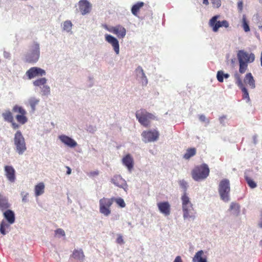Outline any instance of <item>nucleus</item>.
Returning <instances> with one entry per match:
<instances>
[{
  "label": "nucleus",
  "mask_w": 262,
  "mask_h": 262,
  "mask_svg": "<svg viewBox=\"0 0 262 262\" xmlns=\"http://www.w3.org/2000/svg\"><path fill=\"white\" fill-rule=\"evenodd\" d=\"M181 200L183 219L194 220L196 217V211L186 193L182 196Z\"/></svg>",
  "instance_id": "f257e3e1"
},
{
  "label": "nucleus",
  "mask_w": 262,
  "mask_h": 262,
  "mask_svg": "<svg viewBox=\"0 0 262 262\" xmlns=\"http://www.w3.org/2000/svg\"><path fill=\"white\" fill-rule=\"evenodd\" d=\"M40 55V45L38 42L34 41L25 54V60L27 62L35 63L38 61Z\"/></svg>",
  "instance_id": "f03ea898"
},
{
  "label": "nucleus",
  "mask_w": 262,
  "mask_h": 262,
  "mask_svg": "<svg viewBox=\"0 0 262 262\" xmlns=\"http://www.w3.org/2000/svg\"><path fill=\"white\" fill-rule=\"evenodd\" d=\"M210 170L207 164L203 163L195 166L191 171V177L196 182L205 180L209 176Z\"/></svg>",
  "instance_id": "7ed1b4c3"
},
{
  "label": "nucleus",
  "mask_w": 262,
  "mask_h": 262,
  "mask_svg": "<svg viewBox=\"0 0 262 262\" xmlns=\"http://www.w3.org/2000/svg\"><path fill=\"white\" fill-rule=\"evenodd\" d=\"M218 192L222 201L228 202L230 200V184L228 179H223L220 182Z\"/></svg>",
  "instance_id": "20e7f679"
},
{
  "label": "nucleus",
  "mask_w": 262,
  "mask_h": 262,
  "mask_svg": "<svg viewBox=\"0 0 262 262\" xmlns=\"http://www.w3.org/2000/svg\"><path fill=\"white\" fill-rule=\"evenodd\" d=\"M136 117L139 122L145 127L149 126L151 120H158L154 114L143 108L136 111Z\"/></svg>",
  "instance_id": "39448f33"
},
{
  "label": "nucleus",
  "mask_w": 262,
  "mask_h": 262,
  "mask_svg": "<svg viewBox=\"0 0 262 262\" xmlns=\"http://www.w3.org/2000/svg\"><path fill=\"white\" fill-rule=\"evenodd\" d=\"M13 143L15 151L19 155H22L27 150L25 138L20 130H17L14 134Z\"/></svg>",
  "instance_id": "423d86ee"
},
{
  "label": "nucleus",
  "mask_w": 262,
  "mask_h": 262,
  "mask_svg": "<svg viewBox=\"0 0 262 262\" xmlns=\"http://www.w3.org/2000/svg\"><path fill=\"white\" fill-rule=\"evenodd\" d=\"M113 203V199L103 197L99 201V212L105 217L111 213V206Z\"/></svg>",
  "instance_id": "0eeeda50"
},
{
  "label": "nucleus",
  "mask_w": 262,
  "mask_h": 262,
  "mask_svg": "<svg viewBox=\"0 0 262 262\" xmlns=\"http://www.w3.org/2000/svg\"><path fill=\"white\" fill-rule=\"evenodd\" d=\"M142 141L144 143L152 142L157 141L159 137V133L156 129L143 131L141 134Z\"/></svg>",
  "instance_id": "6e6552de"
},
{
  "label": "nucleus",
  "mask_w": 262,
  "mask_h": 262,
  "mask_svg": "<svg viewBox=\"0 0 262 262\" xmlns=\"http://www.w3.org/2000/svg\"><path fill=\"white\" fill-rule=\"evenodd\" d=\"M27 76L29 79H32L35 77L45 76L46 72L43 69L33 67L30 68L26 73Z\"/></svg>",
  "instance_id": "1a4fd4ad"
},
{
  "label": "nucleus",
  "mask_w": 262,
  "mask_h": 262,
  "mask_svg": "<svg viewBox=\"0 0 262 262\" xmlns=\"http://www.w3.org/2000/svg\"><path fill=\"white\" fill-rule=\"evenodd\" d=\"M111 182L116 186L122 188L125 191H127L128 185L126 181L120 175H114L112 178Z\"/></svg>",
  "instance_id": "9d476101"
},
{
  "label": "nucleus",
  "mask_w": 262,
  "mask_h": 262,
  "mask_svg": "<svg viewBox=\"0 0 262 262\" xmlns=\"http://www.w3.org/2000/svg\"><path fill=\"white\" fill-rule=\"evenodd\" d=\"M237 58L239 62H252L255 59L253 53L249 54L243 50H240L237 53Z\"/></svg>",
  "instance_id": "9b49d317"
},
{
  "label": "nucleus",
  "mask_w": 262,
  "mask_h": 262,
  "mask_svg": "<svg viewBox=\"0 0 262 262\" xmlns=\"http://www.w3.org/2000/svg\"><path fill=\"white\" fill-rule=\"evenodd\" d=\"M105 40L111 45L116 54L118 55L120 52V46L118 39L114 36L106 34L105 35Z\"/></svg>",
  "instance_id": "f8f14e48"
},
{
  "label": "nucleus",
  "mask_w": 262,
  "mask_h": 262,
  "mask_svg": "<svg viewBox=\"0 0 262 262\" xmlns=\"http://www.w3.org/2000/svg\"><path fill=\"white\" fill-rule=\"evenodd\" d=\"M78 7L82 15L89 13L92 9V5L88 0H80L78 2Z\"/></svg>",
  "instance_id": "ddd939ff"
},
{
  "label": "nucleus",
  "mask_w": 262,
  "mask_h": 262,
  "mask_svg": "<svg viewBox=\"0 0 262 262\" xmlns=\"http://www.w3.org/2000/svg\"><path fill=\"white\" fill-rule=\"evenodd\" d=\"M108 31L116 35L119 38H123L126 34L125 28L120 25L112 27Z\"/></svg>",
  "instance_id": "4468645a"
},
{
  "label": "nucleus",
  "mask_w": 262,
  "mask_h": 262,
  "mask_svg": "<svg viewBox=\"0 0 262 262\" xmlns=\"http://www.w3.org/2000/svg\"><path fill=\"white\" fill-rule=\"evenodd\" d=\"M58 139L65 145L71 148H75L78 145L77 142L75 140L65 135H59L58 136Z\"/></svg>",
  "instance_id": "2eb2a0df"
},
{
  "label": "nucleus",
  "mask_w": 262,
  "mask_h": 262,
  "mask_svg": "<svg viewBox=\"0 0 262 262\" xmlns=\"http://www.w3.org/2000/svg\"><path fill=\"white\" fill-rule=\"evenodd\" d=\"M135 74L137 79L140 81L143 86L147 85L148 83V79L146 76L142 68L138 66L135 70Z\"/></svg>",
  "instance_id": "dca6fc26"
},
{
  "label": "nucleus",
  "mask_w": 262,
  "mask_h": 262,
  "mask_svg": "<svg viewBox=\"0 0 262 262\" xmlns=\"http://www.w3.org/2000/svg\"><path fill=\"white\" fill-rule=\"evenodd\" d=\"M4 170L8 180L11 183H14L16 180L14 168L12 166L6 165L4 167Z\"/></svg>",
  "instance_id": "f3484780"
},
{
  "label": "nucleus",
  "mask_w": 262,
  "mask_h": 262,
  "mask_svg": "<svg viewBox=\"0 0 262 262\" xmlns=\"http://www.w3.org/2000/svg\"><path fill=\"white\" fill-rule=\"evenodd\" d=\"M160 212L165 216H168L170 213V205L168 202H161L157 204Z\"/></svg>",
  "instance_id": "a211bd4d"
},
{
  "label": "nucleus",
  "mask_w": 262,
  "mask_h": 262,
  "mask_svg": "<svg viewBox=\"0 0 262 262\" xmlns=\"http://www.w3.org/2000/svg\"><path fill=\"white\" fill-rule=\"evenodd\" d=\"M3 216L6 221L10 225L14 223L15 215L14 212L10 209L6 210L3 213Z\"/></svg>",
  "instance_id": "6ab92c4d"
},
{
  "label": "nucleus",
  "mask_w": 262,
  "mask_h": 262,
  "mask_svg": "<svg viewBox=\"0 0 262 262\" xmlns=\"http://www.w3.org/2000/svg\"><path fill=\"white\" fill-rule=\"evenodd\" d=\"M220 15H215L213 16L209 20V25L212 28L213 32H216L221 27V21L217 20Z\"/></svg>",
  "instance_id": "aec40b11"
},
{
  "label": "nucleus",
  "mask_w": 262,
  "mask_h": 262,
  "mask_svg": "<svg viewBox=\"0 0 262 262\" xmlns=\"http://www.w3.org/2000/svg\"><path fill=\"white\" fill-rule=\"evenodd\" d=\"M122 163L130 172L134 166V160L131 156L128 154L124 157L122 159Z\"/></svg>",
  "instance_id": "412c9836"
},
{
  "label": "nucleus",
  "mask_w": 262,
  "mask_h": 262,
  "mask_svg": "<svg viewBox=\"0 0 262 262\" xmlns=\"http://www.w3.org/2000/svg\"><path fill=\"white\" fill-rule=\"evenodd\" d=\"M10 207L8 198L0 194V210L2 211L7 210Z\"/></svg>",
  "instance_id": "4be33fe9"
},
{
  "label": "nucleus",
  "mask_w": 262,
  "mask_h": 262,
  "mask_svg": "<svg viewBox=\"0 0 262 262\" xmlns=\"http://www.w3.org/2000/svg\"><path fill=\"white\" fill-rule=\"evenodd\" d=\"M244 82L247 83L251 89H253L255 88V80L251 73L246 74Z\"/></svg>",
  "instance_id": "5701e85b"
},
{
  "label": "nucleus",
  "mask_w": 262,
  "mask_h": 262,
  "mask_svg": "<svg viewBox=\"0 0 262 262\" xmlns=\"http://www.w3.org/2000/svg\"><path fill=\"white\" fill-rule=\"evenodd\" d=\"M72 256L74 258L79 260L80 262H83L84 255L82 249L74 250L73 252Z\"/></svg>",
  "instance_id": "b1692460"
},
{
  "label": "nucleus",
  "mask_w": 262,
  "mask_h": 262,
  "mask_svg": "<svg viewBox=\"0 0 262 262\" xmlns=\"http://www.w3.org/2000/svg\"><path fill=\"white\" fill-rule=\"evenodd\" d=\"M45 184L42 182L39 183L35 186V195L38 196L42 194L45 192Z\"/></svg>",
  "instance_id": "393cba45"
},
{
  "label": "nucleus",
  "mask_w": 262,
  "mask_h": 262,
  "mask_svg": "<svg viewBox=\"0 0 262 262\" xmlns=\"http://www.w3.org/2000/svg\"><path fill=\"white\" fill-rule=\"evenodd\" d=\"M229 210L232 211L233 215L238 216L240 213V205L237 203L232 202Z\"/></svg>",
  "instance_id": "a878e982"
},
{
  "label": "nucleus",
  "mask_w": 262,
  "mask_h": 262,
  "mask_svg": "<svg viewBox=\"0 0 262 262\" xmlns=\"http://www.w3.org/2000/svg\"><path fill=\"white\" fill-rule=\"evenodd\" d=\"M203 253V250L197 252L193 258V262H207V259L202 257Z\"/></svg>",
  "instance_id": "bb28decb"
},
{
  "label": "nucleus",
  "mask_w": 262,
  "mask_h": 262,
  "mask_svg": "<svg viewBox=\"0 0 262 262\" xmlns=\"http://www.w3.org/2000/svg\"><path fill=\"white\" fill-rule=\"evenodd\" d=\"M144 3L142 2H138L134 4L131 8V12L132 14L135 16L137 15L139 11L144 6Z\"/></svg>",
  "instance_id": "cd10ccee"
},
{
  "label": "nucleus",
  "mask_w": 262,
  "mask_h": 262,
  "mask_svg": "<svg viewBox=\"0 0 262 262\" xmlns=\"http://www.w3.org/2000/svg\"><path fill=\"white\" fill-rule=\"evenodd\" d=\"M47 82V79L45 77H42L37 79L33 81V84L35 86L39 87L40 89L46 84Z\"/></svg>",
  "instance_id": "c85d7f7f"
},
{
  "label": "nucleus",
  "mask_w": 262,
  "mask_h": 262,
  "mask_svg": "<svg viewBox=\"0 0 262 262\" xmlns=\"http://www.w3.org/2000/svg\"><path fill=\"white\" fill-rule=\"evenodd\" d=\"M196 154V149L195 148H190L186 150L185 154L183 155V158L185 160H189L190 158L194 156Z\"/></svg>",
  "instance_id": "c756f323"
},
{
  "label": "nucleus",
  "mask_w": 262,
  "mask_h": 262,
  "mask_svg": "<svg viewBox=\"0 0 262 262\" xmlns=\"http://www.w3.org/2000/svg\"><path fill=\"white\" fill-rule=\"evenodd\" d=\"M229 77V74L224 73L222 70L218 71L216 74V79L220 82H223L224 78L228 79Z\"/></svg>",
  "instance_id": "7c9ffc66"
},
{
  "label": "nucleus",
  "mask_w": 262,
  "mask_h": 262,
  "mask_svg": "<svg viewBox=\"0 0 262 262\" xmlns=\"http://www.w3.org/2000/svg\"><path fill=\"white\" fill-rule=\"evenodd\" d=\"M39 99L35 97H31L29 99V103L31 108V111L33 113L36 110V106L38 104Z\"/></svg>",
  "instance_id": "2f4dec72"
},
{
  "label": "nucleus",
  "mask_w": 262,
  "mask_h": 262,
  "mask_svg": "<svg viewBox=\"0 0 262 262\" xmlns=\"http://www.w3.org/2000/svg\"><path fill=\"white\" fill-rule=\"evenodd\" d=\"M2 116L5 121L8 122H13V117L9 110H7L2 114Z\"/></svg>",
  "instance_id": "473e14b6"
},
{
  "label": "nucleus",
  "mask_w": 262,
  "mask_h": 262,
  "mask_svg": "<svg viewBox=\"0 0 262 262\" xmlns=\"http://www.w3.org/2000/svg\"><path fill=\"white\" fill-rule=\"evenodd\" d=\"M245 179L247 183L248 186L252 189L255 188L257 187V184L250 177H249L246 173L244 175Z\"/></svg>",
  "instance_id": "72a5a7b5"
},
{
  "label": "nucleus",
  "mask_w": 262,
  "mask_h": 262,
  "mask_svg": "<svg viewBox=\"0 0 262 262\" xmlns=\"http://www.w3.org/2000/svg\"><path fill=\"white\" fill-rule=\"evenodd\" d=\"M111 199H113V202H115L121 208H124L126 206V204L124 200L121 198H115L112 197Z\"/></svg>",
  "instance_id": "f704fd0d"
},
{
  "label": "nucleus",
  "mask_w": 262,
  "mask_h": 262,
  "mask_svg": "<svg viewBox=\"0 0 262 262\" xmlns=\"http://www.w3.org/2000/svg\"><path fill=\"white\" fill-rule=\"evenodd\" d=\"M242 27L246 32H249L250 30L246 16L245 14L243 15L242 17Z\"/></svg>",
  "instance_id": "c9c22d12"
},
{
  "label": "nucleus",
  "mask_w": 262,
  "mask_h": 262,
  "mask_svg": "<svg viewBox=\"0 0 262 262\" xmlns=\"http://www.w3.org/2000/svg\"><path fill=\"white\" fill-rule=\"evenodd\" d=\"M72 26V23L70 20H66L63 23V30L67 32H70L71 31Z\"/></svg>",
  "instance_id": "e433bc0d"
},
{
  "label": "nucleus",
  "mask_w": 262,
  "mask_h": 262,
  "mask_svg": "<svg viewBox=\"0 0 262 262\" xmlns=\"http://www.w3.org/2000/svg\"><path fill=\"white\" fill-rule=\"evenodd\" d=\"M40 91L42 96H48L50 94V88L46 84L40 88Z\"/></svg>",
  "instance_id": "4c0bfd02"
},
{
  "label": "nucleus",
  "mask_w": 262,
  "mask_h": 262,
  "mask_svg": "<svg viewBox=\"0 0 262 262\" xmlns=\"http://www.w3.org/2000/svg\"><path fill=\"white\" fill-rule=\"evenodd\" d=\"M25 115L26 114H21L16 115V119L17 121L22 124L26 123L28 120Z\"/></svg>",
  "instance_id": "58836bf2"
},
{
  "label": "nucleus",
  "mask_w": 262,
  "mask_h": 262,
  "mask_svg": "<svg viewBox=\"0 0 262 262\" xmlns=\"http://www.w3.org/2000/svg\"><path fill=\"white\" fill-rule=\"evenodd\" d=\"M239 88L243 92V98L247 99V101H250V97L249 95V93L248 92L247 89L244 85L239 87Z\"/></svg>",
  "instance_id": "ea45409f"
},
{
  "label": "nucleus",
  "mask_w": 262,
  "mask_h": 262,
  "mask_svg": "<svg viewBox=\"0 0 262 262\" xmlns=\"http://www.w3.org/2000/svg\"><path fill=\"white\" fill-rule=\"evenodd\" d=\"M234 78L235 79V83L237 84V85L238 86V87H240V86H242L243 85H244L243 82H242V79H241V75H239V74H238V73H235L234 74Z\"/></svg>",
  "instance_id": "a19ab883"
},
{
  "label": "nucleus",
  "mask_w": 262,
  "mask_h": 262,
  "mask_svg": "<svg viewBox=\"0 0 262 262\" xmlns=\"http://www.w3.org/2000/svg\"><path fill=\"white\" fill-rule=\"evenodd\" d=\"M239 72L241 74L244 73L248 67V62H239Z\"/></svg>",
  "instance_id": "79ce46f5"
},
{
  "label": "nucleus",
  "mask_w": 262,
  "mask_h": 262,
  "mask_svg": "<svg viewBox=\"0 0 262 262\" xmlns=\"http://www.w3.org/2000/svg\"><path fill=\"white\" fill-rule=\"evenodd\" d=\"M13 111L14 112L19 113L20 115L26 114V111L21 106H19L18 105H15L13 107Z\"/></svg>",
  "instance_id": "37998d69"
},
{
  "label": "nucleus",
  "mask_w": 262,
  "mask_h": 262,
  "mask_svg": "<svg viewBox=\"0 0 262 262\" xmlns=\"http://www.w3.org/2000/svg\"><path fill=\"white\" fill-rule=\"evenodd\" d=\"M199 118L201 122L206 123V126L208 125L210 123L209 119L207 118L206 116L203 114L199 115Z\"/></svg>",
  "instance_id": "c03bdc74"
},
{
  "label": "nucleus",
  "mask_w": 262,
  "mask_h": 262,
  "mask_svg": "<svg viewBox=\"0 0 262 262\" xmlns=\"http://www.w3.org/2000/svg\"><path fill=\"white\" fill-rule=\"evenodd\" d=\"M179 184L181 186V187L184 190V193H186V191L187 190V187H188V184H187V183L184 180H180L179 181Z\"/></svg>",
  "instance_id": "a18cd8bd"
},
{
  "label": "nucleus",
  "mask_w": 262,
  "mask_h": 262,
  "mask_svg": "<svg viewBox=\"0 0 262 262\" xmlns=\"http://www.w3.org/2000/svg\"><path fill=\"white\" fill-rule=\"evenodd\" d=\"M55 235L57 236L58 237H59L60 236H65V235H66L64 231L61 228H58V229H56L55 231Z\"/></svg>",
  "instance_id": "49530a36"
},
{
  "label": "nucleus",
  "mask_w": 262,
  "mask_h": 262,
  "mask_svg": "<svg viewBox=\"0 0 262 262\" xmlns=\"http://www.w3.org/2000/svg\"><path fill=\"white\" fill-rule=\"evenodd\" d=\"M214 8H219L221 6V0H211Z\"/></svg>",
  "instance_id": "de8ad7c7"
},
{
  "label": "nucleus",
  "mask_w": 262,
  "mask_h": 262,
  "mask_svg": "<svg viewBox=\"0 0 262 262\" xmlns=\"http://www.w3.org/2000/svg\"><path fill=\"white\" fill-rule=\"evenodd\" d=\"M116 243L121 245H123L124 244V241L122 235H118L117 238L116 239Z\"/></svg>",
  "instance_id": "09e8293b"
},
{
  "label": "nucleus",
  "mask_w": 262,
  "mask_h": 262,
  "mask_svg": "<svg viewBox=\"0 0 262 262\" xmlns=\"http://www.w3.org/2000/svg\"><path fill=\"white\" fill-rule=\"evenodd\" d=\"M86 130L88 132H89L91 133H94L96 130V127L93 125H89L88 126H87Z\"/></svg>",
  "instance_id": "8fccbe9b"
},
{
  "label": "nucleus",
  "mask_w": 262,
  "mask_h": 262,
  "mask_svg": "<svg viewBox=\"0 0 262 262\" xmlns=\"http://www.w3.org/2000/svg\"><path fill=\"white\" fill-rule=\"evenodd\" d=\"M221 27H224L226 28L229 27V24L228 21L226 20H224L223 21H221Z\"/></svg>",
  "instance_id": "3c124183"
},
{
  "label": "nucleus",
  "mask_w": 262,
  "mask_h": 262,
  "mask_svg": "<svg viewBox=\"0 0 262 262\" xmlns=\"http://www.w3.org/2000/svg\"><path fill=\"white\" fill-rule=\"evenodd\" d=\"M226 119V116L225 115H223L219 118V121L221 124L223 125H225V119Z\"/></svg>",
  "instance_id": "603ef678"
},
{
  "label": "nucleus",
  "mask_w": 262,
  "mask_h": 262,
  "mask_svg": "<svg viewBox=\"0 0 262 262\" xmlns=\"http://www.w3.org/2000/svg\"><path fill=\"white\" fill-rule=\"evenodd\" d=\"M1 225H3V227L6 229H8L10 228V225L8 223H7L5 220H3L1 224Z\"/></svg>",
  "instance_id": "864d4df0"
},
{
  "label": "nucleus",
  "mask_w": 262,
  "mask_h": 262,
  "mask_svg": "<svg viewBox=\"0 0 262 262\" xmlns=\"http://www.w3.org/2000/svg\"><path fill=\"white\" fill-rule=\"evenodd\" d=\"M6 228H5V227H3V225H1L0 224V232L3 235H6V233L8 232L6 231Z\"/></svg>",
  "instance_id": "5fc2aeb1"
},
{
  "label": "nucleus",
  "mask_w": 262,
  "mask_h": 262,
  "mask_svg": "<svg viewBox=\"0 0 262 262\" xmlns=\"http://www.w3.org/2000/svg\"><path fill=\"white\" fill-rule=\"evenodd\" d=\"M258 227L262 228V210L260 212V218L258 223Z\"/></svg>",
  "instance_id": "6e6d98bb"
},
{
  "label": "nucleus",
  "mask_w": 262,
  "mask_h": 262,
  "mask_svg": "<svg viewBox=\"0 0 262 262\" xmlns=\"http://www.w3.org/2000/svg\"><path fill=\"white\" fill-rule=\"evenodd\" d=\"M28 193H25V195H24L23 196L22 201L23 202H27L28 201Z\"/></svg>",
  "instance_id": "4d7b16f0"
},
{
  "label": "nucleus",
  "mask_w": 262,
  "mask_h": 262,
  "mask_svg": "<svg viewBox=\"0 0 262 262\" xmlns=\"http://www.w3.org/2000/svg\"><path fill=\"white\" fill-rule=\"evenodd\" d=\"M173 262H183L182 258L180 256H177L176 257Z\"/></svg>",
  "instance_id": "13d9d810"
},
{
  "label": "nucleus",
  "mask_w": 262,
  "mask_h": 262,
  "mask_svg": "<svg viewBox=\"0 0 262 262\" xmlns=\"http://www.w3.org/2000/svg\"><path fill=\"white\" fill-rule=\"evenodd\" d=\"M99 174V172L98 171H91L90 172V176H93V177H94V176H97Z\"/></svg>",
  "instance_id": "bf43d9fd"
},
{
  "label": "nucleus",
  "mask_w": 262,
  "mask_h": 262,
  "mask_svg": "<svg viewBox=\"0 0 262 262\" xmlns=\"http://www.w3.org/2000/svg\"><path fill=\"white\" fill-rule=\"evenodd\" d=\"M237 8L239 10L242 11L243 9V3L242 2H239L237 4Z\"/></svg>",
  "instance_id": "052dcab7"
},
{
  "label": "nucleus",
  "mask_w": 262,
  "mask_h": 262,
  "mask_svg": "<svg viewBox=\"0 0 262 262\" xmlns=\"http://www.w3.org/2000/svg\"><path fill=\"white\" fill-rule=\"evenodd\" d=\"M257 135H255L253 136V141L254 144H256L257 143Z\"/></svg>",
  "instance_id": "680f3d73"
},
{
  "label": "nucleus",
  "mask_w": 262,
  "mask_h": 262,
  "mask_svg": "<svg viewBox=\"0 0 262 262\" xmlns=\"http://www.w3.org/2000/svg\"><path fill=\"white\" fill-rule=\"evenodd\" d=\"M66 167L67 168V174L69 175L71 173V169L68 166H67Z\"/></svg>",
  "instance_id": "e2e57ef3"
},
{
  "label": "nucleus",
  "mask_w": 262,
  "mask_h": 262,
  "mask_svg": "<svg viewBox=\"0 0 262 262\" xmlns=\"http://www.w3.org/2000/svg\"><path fill=\"white\" fill-rule=\"evenodd\" d=\"M203 3L205 5H208L209 4V1L208 0H203Z\"/></svg>",
  "instance_id": "0e129e2a"
},
{
  "label": "nucleus",
  "mask_w": 262,
  "mask_h": 262,
  "mask_svg": "<svg viewBox=\"0 0 262 262\" xmlns=\"http://www.w3.org/2000/svg\"><path fill=\"white\" fill-rule=\"evenodd\" d=\"M12 125L15 128L18 127V125L16 124L15 123H12Z\"/></svg>",
  "instance_id": "69168bd1"
},
{
  "label": "nucleus",
  "mask_w": 262,
  "mask_h": 262,
  "mask_svg": "<svg viewBox=\"0 0 262 262\" xmlns=\"http://www.w3.org/2000/svg\"><path fill=\"white\" fill-rule=\"evenodd\" d=\"M119 219V215H116L114 217V220H118Z\"/></svg>",
  "instance_id": "338daca9"
},
{
  "label": "nucleus",
  "mask_w": 262,
  "mask_h": 262,
  "mask_svg": "<svg viewBox=\"0 0 262 262\" xmlns=\"http://www.w3.org/2000/svg\"><path fill=\"white\" fill-rule=\"evenodd\" d=\"M258 28L262 31V26H259Z\"/></svg>",
  "instance_id": "774afa93"
}]
</instances>
